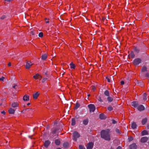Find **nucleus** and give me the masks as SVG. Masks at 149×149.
<instances>
[{
    "label": "nucleus",
    "mask_w": 149,
    "mask_h": 149,
    "mask_svg": "<svg viewBox=\"0 0 149 149\" xmlns=\"http://www.w3.org/2000/svg\"><path fill=\"white\" fill-rule=\"evenodd\" d=\"M110 130L109 129L102 130L101 132V137L104 140L109 141L110 140Z\"/></svg>",
    "instance_id": "obj_1"
},
{
    "label": "nucleus",
    "mask_w": 149,
    "mask_h": 149,
    "mask_svg": "<svg viewBox=\"0 0 149 149\" xmlns=\"http://www.w3.org/2000/svg\"><path fill=\"white\" fill-rule=\"evenodd\" d=\"M142 62V60L140 58H137L135 59L133 61V64L135 65H138Z\"/></svg>",
    "instance_id": "obj_2"
},
{
    "label": "nucleus",
    "mask_w": 149,
    "mask_h": 149,
    "mask_svg": "<svg viewBox=\"0 0 149 149\" xmlns=\"http://www.w3.org/2000/svg\"><path fill=\"white\" fill-rule=\"evenodd\" d=\"M73 139L75 141H77V139L80 136V134L77 131H74L73 133Z\"/></svg>",
    "instance_id": "obj_3"
},
{
    "label": "nucleus",
    "mask_w": 149,
    "mask_h": 149,
    "mask_svg": "<svg viewBox=\"0 0 149 149\" xmlns=\"http://www.w3.org/2000/svg\"><path fill=\"white\" fill-rule=\"evenodd\" d=\"M88 107L89 109L90 112H93L95 109V107L93 104H89L88 105Z\"/></svg>",
    "instance_id": "obj_4"
},
{
    "label": "nucleus",
    "mask_w": 149,
    "mask_h": 149,
    "mask_svg": "<svg viewBox=\"0 0 149 149\" xmlns=\"http://www.w3.org/2000/svg\"><path fill=\"white\" fill-rule=\"evenodd\" d=\"M33 64V63H32L31 61H26L25 64V67L26 69H29L30 68L31 66Z\"/></svg>",
    "instance_id": "obj_5"
},
{
    "label": "nucleus",
    "mask_w": 149,
    "mask_h": 149,
    "mask_svg": "<svg viewBox=\"0 0 149 149\" xmlns=\"http://www.w3.org/2000/svg\"><path fill=\"white\" fill-rule=\"evenodd\" d=\"M93 143L91 142L89 143L87 145L86 148L87 149H92L93 147Z\"/></svg>",
    "instance_id": "obj_6"
},
{
    "label": "nucleus",
    "mask_w": 149,
    "mask_h": 149,
    "mask_svg": "<svg viewBox=\"0 0 149 149\" xmlns=\"http://www.w3.org/2000/svg\"><path fill=\"white\" fill-rule=\"evenodd\" d=\"M134 52L137 54H138L141 51V49L139 47H134Z\"/></svg>",
    "instance_id": "obj_7"
},
{
    "label": "nucleus",
    "mask_w": 149,
    "mask_h": 149,
    "mask_svg": "<svg viewBox=\"0 0 149 149\" xmlns=\"http://www.w3.org/2000/svg\"><path fill=\"white\" fill-rule=\"evenodd\" d=\"M145 107L143 105H140L137 107V109L140 111H141L144 110Z\"/></svg>",
    "instance_id": "obj_8"
},
{
    "label": "nucleus",
    "mask_w": 149,
    "mask_h": 149,
    "mask_svg": "<svg viewBox=\"0 0 149 149\" xmlns=\"http://www.w3.org/2000/svg\"><path fill=\"white\" fill-rule=\"evenodd\" d=\"M140 76L142 78L148 77L149 78V73H147L145 76H144L143 74V73L141 72L140 74Z\"/></svg>",
    "instance_id": "obj_9"
},
{
    "label": "nucleus",
    "mask_w": 149,
    "mask_h": 149,
    "mask_svg": "<svg viewBox=\"0 0 149 149\" xmlns=\"http://www.w3.org/2000/svg\"><path fill=\"white\" fill-rule=\"evenodd\" d=\"M137 147V145L135 143H132L130 145V149H136Z\"/></svg>",
    "instance_id": "obj_10"
},
{
    "label": "nucleus",
    "mask_w": 149,
    "mask_h": 149,
    "mask_svg": "<svg viewBox=\"0 0 149 149\" xmlns=\"http://www.w3.org/2000/svg\"><path fill=\"white\" fill-rule=\"evenodd\" d=\"M50 142L49 140H46L45 141L44 143V145L45 147H46V148H47L50 144Z\"/></svg>",
    "instance_id": "obj_11"
},
{
    "label": "nucleus",
    "mask_w": 149,
    "mask_h": 149,
    "mask_svg": "<svg viewBox=\"0 0 149 149\" xmlns=\"http://www.w3.org/2000/svg\"><path fill=\"white\" fill-rule=\"evenodd\" d=\"M148 140V138L147 137H142L141 139V141L142 143H145Z\"/></svg>",
    "instance_id": "obj_12"
},
{
    "label": "nucleus",
    "mask_w": 149,
    "mask_h": 149,
    "mask_svg": "<svg viewBox=\"0 0 149 149\" xmlns=\"http://www.w3.org/2000/svg\"><path fill=\"white\" fill-rule=\"evenodd\" d=\"M147 67L146 66H143L141 69V72L143 73V72H146L147 71Z\"/></svg>",
    "instance_id": "obj_13"
},
{
    "label": "nucleus",
    "mask_w": 149,
    "mask_h": 149,
    "mask_svg": "<svg viewBox=\"0 0 149 149\" xmlns=\"http://www.w3.org/2000/svg\"><path fill=\"white\" fill-rule=\"evenodd\" d=\"M131 104L132 106L135 108L137 107L138 105V103L136 101L132 102H131Z\"/></svg>",
    "instance_id": "obj_14"
},
{
    "label": "nucleus",
    "mask_w": 149,
    "mask_h": 149,
    "mask_svg": "<svg viewBox=\"0 0 149 149\" xmlns=\"http://www.w3.org/2000/svg\"><path fill=\"white\" fill-rule=\"evenodd\" d=\"M99 118L101 120H104L106 118V117L104 114L101 113L100 115Z\"/></svg>",
    "instance_id": "obj_15"
},
{
    "label": "nucleus",
    "mask_w": 149,
    "mask_h": 149,
    "mask_svg": "<svg viewBox=\"0 0 149 149\" xmlns=\"http://www.w3.org/2000/svg\"><path fill=\"white\" fill-rule=\"evenodd\" d=\"M54 143L57 146L60 145L61 143V142L59 139H57L54 141Z\"/></svg>",
    "instance_id": "obj_16"
},
{
    "label": "nucleus",
    "mask_w": 149,
    "mask_h": 149,
    "mask_svg": "<svg viewBox=\"0 0 149 149\" xmlns=\"http://www.w3.org/2000/svg\"><path fill=\"white\" fill-rule=\"evenodd\" d=\"M29 96L25 95L23 97V100L25 101H28L29 100Z\"/></svg>",
    "instance_id": "obj_17"
},
{
    "label": "nucleus",
    "mask_w": 149,
    "mask_h": 149,
    "mask_svg": "<svg viewBox=\"0 0 149 149\" xmlns=\"http://www.w3.org/2000/svg\"><path fill=\"white\" fill-rule=\"evenodd\" d=\"M8 112L10 114H13L15 112V110L14 109L10 108L8 110Z\"/></svg>",
    "instance_id": "obj_18"
},
{
    "label": "nucleus",
    "mask_w": 149,
    "mask_h": 149,
    "mask_svg": "<svg viewBox=\"0 0 149 149\" xmlns=\"http://www.w3.org/2000/svg\"><path fill=\"white\" fill-rule=\"evenodd\" d=\"M137 127V125L136 124V123L134 122H133L131 124V127L133 129H134L136 128Z\"/></svg>",
    "instance_id": "obj_19"
},
{
    "label": "nucleus",
    "mask_w": 149,
    "mask_h": 149,
    "mask_svg": "<svg viewBox=\"0 0 149 149\" xmlns=\"http://www.w3.org/2000/svg\"><path fill=\"white\" fill-rule=\"evenodd\" d=\"M88 121L89 120L88 118L84 120L83 121V124L85 125H87L88 123Z\"/></svg>",
    "instance_id": "obj_20"
},
{
    "label": "nucleus",
    "mask_w": 149,
    "mask_h": 149,
    "mask_svg": "<svg viewBox=\"0 0 149 149\" xmlns=\"http://www.w3.org/2000/svg\"><path fill=\"white\" fill-rule=\"evenodd\" d=\"M136 84L141 86H143V82L141 81H140L137 80L136 81Z\"/></svg>",
    "instance_id": "obj_21"
},
{
    "label": "nucleus",
    "mask_w": 149,
    "mask_h": 149,
    "mask_svg": "<svg viewBox=\"0 0 149 149\" xmlns=\"http://www.w3.org/2000/svg\"><path fill=\"white\" fill-rule=\"evenodd\" d=\"M39 95V93L38 92H36L35 93L33 94V98L34 99H36L37 98Z\"/></svg>",
    "instance_id": "obj_22"
},
{
    "label": "nucleus",
    "mask_w": 149,
    "mask_h": 149,
    "mask_svg": "<svg viewBox=\"0 0 149 149\" xmlns=\"http://www.w3.org/2000/svg\"><path fill=\"white\" fill-rule=\"evenodd\" d=\"M18 105V104L17 102H14L12 103L11 106L15 108L17 107Z\"/></svg>",
    "instance_id": "obj_23"
},
{
    "label": "nucleus",
    "mask_w": 149,
    "mask_h": 149,
    "mask_svg": "<svg viewBox=\"0 0 149 149\" xmlns=\"http://www.w3.org/2000/svg\"><path fill=\"white\" fill-rule=\"evenodd\" d=\"M147 121V119L145 118L142 120V123L143 125H144L146 124Z\"/></svg>",
    "instance_id": "obj_24"
},
{
    "label": "nucleus",
    "mask_w": 149,
    "mask_h": 149,
    "mask_svg": "<svg viewBox=\"0 0 149 149\" xmlns=\"http://www.w3.org/2000/svg\"><path fill=\"white\" fill-rule=\"evenodd\" d=\"M47 57V56L46 54L42 55L41 56V59L43 60H45Z\"/></svg>",
    "instance_id": "obj_25"
},
{
    "label": "nucleus",
    "mask_w": 149,
    "mask_h": 149,
    "mask_svg": "<svg viewBox=\"0 0 149 149\" xmlns=\"http://www.w3.org/2000/svg\"><path fill=\"white\" fill-rule=\"evenodd\" d=\"M142 135L143 136L147 135L148 134V132L146 130H143L141 132Z\"/></svg>",
    "instance_id": "obj_26"
},
{
    "label": "nucleus",
    "mask_w": 149,
    "mask_h": 149,
    "mask_svg": "<svg viewBox=\"0 0 149 149\" xmlns=\"http://www.w3.org/2000/svg\"><path fill=\"white\" fill-rule=\"evenodd\" d=\"M41 77V76L39 74L37 73V74H36L35 75H34L33 76V77L34 78L36 79H38V77Z\"/></svg>",
    "instance_id": "obj_27"
},
{
    "label": "nucleus",
    "mask_w": 149,
    "mask_h": 149,
    "mask_svg": "<svg viewBox=\"0 0 149 149\" xmlns=\"http://www.w3.org/2000/svg\"><path fill=\"white\" fill-rule=\"evenodd\" d=\"M70 68L72 69H74L75 66L74 64L72 62L70 64Z\"/></svg>",
    "instance_id": "obj_28"
},
{
    "label": "nucleus",
    "mask_w": 149,
    "mask_h": 149,
    "mask_svg": "<svg viewBox=\"0 0 149 149\" xmlns=\"http://www.w3.org/2000/svg\"><path fill=\"white\" fill-rule=\"evenodd\" d=\"M104 94L106 96H109V93L108 91L106 90L104 93Z\"/></svg>",
    "instance_id": "obj_29"
},
{
    "label": "nucleus",
    "mask_w": 149,
    "mask_h": 149,
    "mask_svg": "<svg viewBox=\"0 0 149 149\" xmlns=\"http://www.w3.org/2000/svg\"><path fill=\"white\" fill-rule=\"evenodd\" d=\"M143 99L145 101H146L147 100V94L146 93H144L143 94Z\"/></svg>",
    "instance_id": "obj_30"
},
{
    "label": "nucleus",
    "mask_w": 149,
    "mask_h": 149,
    "mask_svg": "<svg viewBox=\"0 0 149 149\" xmlns=\"http://www.w3.org/2000/svg\"><path fill=\"white\" fill-rule=\"evenodd\" d=\"M75 124V119L74 118H72V123H71V125H74Z\"/></svg>",
    "instance_id": "obj_31"
},
{
    "label": "nucleus",
    "mask_w": 149,
    "mask_h": 149,
    "mask_svg": "<svg viewBox=\"0 0 149 149\" xmlns=\"http://www.w3.org/2000/svg\"><path fill=\"white\" fill-rule=\"evenodd\" d=\"M107 100L109 102H111L113 101V98L112 97L109 96L107 97Z\"/></svg>",
    "instance_id": "obj_32"
},
{
    "label": "nucleus",
    "mask_w": 149,
    "mask_h": 149,
    "mask_svg": "<svg viewBox=\"0 0 149 149\" xmlns=\"http://www.w3.org/2000/svg\"><path fill=\"white\" fill-rule=\"evenodd\" d=\"M130 55L132 58H134V57L135 55L133 51H132L130 53Z\"/></svg>",
    "instance_id": "obj_33"
},
{
    "label": "nucleus",
    "mask_w": 149,
    "mask_h": 149,
    "mask_svg": "<svg viewBox=\"0 0 149 149\" xmlns=\"http://www.w3.org/2000/svg\"><path fill=\"white\" fill-rule=\"evenodd\" d=\"M80 104L78 102H77L75 106V109H77L79 107Z\"/></svg>",
    "instance_id": "obj_34"
},
{
    "label": "nucleus",
    "mask_w": 149,
    "mask_h": 149,
    "mask_svg": "<svg viewBox=\"0 0 149 149\" xmlns=\"http://www.w3.org/2000/svg\"><path fill=\"white\" fill-rule=\"evenodd\" d=\"M30 34L31 35H34L35 34V31L34 30H31L30 32Z\"/></svg>",
    "instance_id": "obj_35"
},
{
    "label": "nucleus",
    "mask_w": 149,
    "mask_h": 149,
    "mask_svg": "<svg viewBox=\"0 0 149 149\" xmlns=\"http://www.w3.org/2000/svg\"><path fill=\"white\" fill-rule=\"evenodd\" d=\"M68 146V142H65L63 143V146L64 148H67Z\"/></svg>",
    "instance_id": "obj_36"
},
{
    "label": "nucleus",
    "mask_w": 149,
    "mask_h": 149,
    "mask_svg": "<svg viewBox=\"0 0 149 149\" xmlns=\"http://www.w3.org/2000/svg\"><path fill=\"white\" fill-rule=\"evenodd\" d=\"M58 130V128H55L52 131V133L54 134L56 133V132Z\"/></svg>",
    "instance_id": "obj_37"
},
{
    "label": "nucleus",
    "mask_w": 149,
    "mask_h": 149,
    "mask_svg": "<svg viewBox=\"0 0 149 149\" xmlns=\"http://www.w3.org/2000/svg\"><path fill=\"white\" fill-rule=\"evenodd\" d=\"M107 110L109 111H111L113 110V108L111 106H109L107 108Z\"/></svg>",
    "instance_id": "obj_38"
},
{
    "label": "nucleus",
    "mask_w": 149,
    "mask_h": 149,
    "mask_svg": "<svg viewBox=\"0 0 149 149\" xmlns=\"http://www.w3.org/2000/svg\"><path fill=\"white\" fill-rule=\"evenodd\" d=\"M38 36L39 37H42L43 36V33L42 32H40L38 34Z\"/></svg>",
    "instance_id": "obj_39"
},
{
    "label": "nucleus",
    "mask_w": 149,
    "mask_h": 149,
    "mask_svg": "<svg viewBox=\"0 0 149 149\" xmlns=\"http://www.w3.org/2000/svg\"><path fill=\"white\" fill-rule=\"evenodd\" d=\"M98 100L99 101L101 102H103V100H102V99L101 97L100 96H99L98 97Z\"/></svg>",
    "instance_id": "obj_40"
},
{
    "label": "nucleus",
    "mask_w": 149,
    "mask_h": 149,
    "mask_svg": "<svg viewBox=\"0 0 149 149\" xmlns=\"http://www.w3.org/2000/svg\"><path fill=\"white\" fill-rule=\"evenodd\" d=\"M79 149H85L84 147V146H83L81 145H79Z\"/></svg>",
    "instance_id": "obj_41"
},
{
    "label": "nucleus",
    "mask_w": 149,
    "mask_h": 149,
    "mask_svg": "<svg viewBox=\"0 0 149 149\" xmlns=\"http://www.w3.org/2000/svg\"><path fill=\"white\" fill-rule=\"evenodd\" d=\"M128 140L129 142L132 141L133 140V138L131 136L128 138Z\"/></svg>",
    "instance_id": "obj_42"
},
{
    "label": "nucleus",
    "mask_w": 149,
    "mask_h": 149,
    "mask_svg": "<svg viewBox=\"0 0 149 149\" xmlns=\"http://www.w3.org/2000/svg\"><path fill=\"white\" fill-rule=\"evenodd\" d=\"M13 88L16 89L18 87L17 84H14V86H13Z\"/></svg>",
    "instance_id": "obj_43"
},
{
    "label": "nucleus",
    "mask_w": 149,
    "mask_h": 149,
    "mask_svg": "<svg viewBox=\"0 0 149 149\" xmlns=\"http://www.w3.org/2000/svg\"><path fill=\"white\" fill-rule=\"evenodd\" d=\"M48 79L47 78H44L42 80V82H44L47 80Z\"/></svg>",
    "instance_id": "obj_44"
},
{
    "label": "nucleus",
    "mask_w": 149,
    "mask_h": 149,
    "mask_svg": "<svg viewBox=\"0 0 149 149\" xmlns=\"http://www.w3.org/2000/svg\"><path fill=\"white\" fill-rule=\"evenodd\" d=\"M112 123L113 124H116L117 123V121H115V120H114L113 119H112Z\"/></svg>",
    "instance_id": "obj_45"
},
{
    "label": "nucleus",
    "mask_w": 149,
    "mask_h": 149,
    "mask_svg": "<svg viewBox=\"0 0 149 149\" xmlns=\"http://www.w3.org/2000/svg\"><path fill=\"white\" fill-rule=\"evenodd\" d=\"M116 132H117V133L118 134H120V131H119V130L118 129H116Z\"/></svg>",
    "instance_id": "obj_46"
},
{
    "label": "nucleus",
    "mask_w": 149,
    "mask_h": 149,
    "mask_svg": "<svg viewBox=\"0 0 149 149\" xmlns=\"http://www.w3.org/2000/svg\"><path fill=\"white\" fill-rule=\"evenodd\" d=\"M6 18V16L5 15H2L0 17V19H3Z\"/></svg>",
    "instance_id": "obj_47"
},
{
    "label": "nucleus",
    "mask_w": 149,
    "mask_h": 149,
    "mask_svg": "<svg viewBox=\"0 0 149 149\" xmlns=\"http://www.w3.org/2000/svg\"><path fill=\"white\" fill-rule=\"evenodd\" d=\"M92 89L93 90V91H94L96 89V88L94 86H92Z\"/></svg>",
    "instance_id": "obj_48"
},
{
    "label": "nucleus",
    "mask_w": 149,
    "mask_h": 149,
    "mask_svg": "<svg viewBox=\"0 0 149 149\" xmlns=\"http://www.w3.org/2000/svg\"><path fill=\"white\" fill-rule=\"evenodd\" d=\"M5 78L4 77H1L0 78V81H3Z\"/></svg>",
    "instance_id": "obj_49"
},
{
    "label": "nucleus",
    "mask_w": 149,
    "mask_h": 149,
    "mask_svg": "<svg viewBox=\"0 0 149 149\" xmlns=\"http://www.w3.org/2000/svg\"><path fill=\"white\" fill-rule=\"evenodd\" d=\"M32 110L31 109L28 108V109H25L24 110V111H29L30 110Z\"/></svg>",
    "instance_id": "obj_50"
},
{
    "label": "nucleus",
    "mask_w": 149,
    "mask_h": 149,
    "mask_svg": "<svg viewBox=\"0 0 149 149\" xmlns=\"http://www.w3.org/2000/svg\"><path fill=\"white\" fill-rule=\"evenodd\" d=\"M45 22L46 23H48L49 22L48 21V19H47L46 18L45 19Z\"/></svg>",
    "instance_id": "obj_51"
},
{
    "label": "nucleus",
    "mask_w": 149,
    "mask_h": 149,
    "mask_svg": "<svg viewBox=\"0 0 149 149\" xmlns=\"http://www.w3.org/2000/svg\"><path fill=\"white\" fill-rule=\"evenodd\" d=\"M106 78L107 79V81L108 82H110V79L108 78L107 77H106Z\"/></svg>",
    "instance_id": "obj_52"
},
{
    "label": "nucleus",
    "mask_w": 149,
    "mask_h": 149,
    "mask_svg": "<svg viewBox=\"0 0 149 149\" xmlns=\"http://www.w3.org/2000/svg\"><path fill=\"white\" fill-rule=\"evenodd\" d=\"M1 113L2 114H3V115H5L6 114L5 112L4 111H1Z\"/></svg>",
    "instance_id": "obj_53"
},
{
    "label": "nucleus",
    "mask_w": 149,
    "mask_h": 149,
    "mask_svg": "<svg viewBox=\"0 0 149 149\" xmlns=\"http://www.w3.org/2000/svg\"><path fill=\"white\" fill-rule=\"evenodd\" d=\"M120 83L121 85H123L124 84V81H121Z\"/></svg>",
    "instance_id": "obj_54"
},
{
    "label": "nucleus",
    "mask_w": 149,
    "mask_h": 149,
    "mask_svg": "<svg viewBox=\"0 0 149 149\" xmlns=\"http://www.w3.org/2000/svg\"><path fill=\"white\" fill-rule=\"evenodd\" d=\"M116 149H121V148L120 146H118Z\"/></svg>",
    "instance_id": "obj_55"
},
{
    "label": "nucleus",
    "mask_w": 149,
    "mask_h": 149,
    "mask_svg": "<svg viewBox=\"0 0 149 149\" xmlns=\"http://www.w3.org/2000/svg\"><path fill=\"white\" fill-rule=\"evenodd\" d=\"M11 65V63L10 62L8 64V65L9 66H10Z\"/></svg>",
    "instance_id": "obj_56"
},
{
    "label": "nucleus",
    "mask_w": 149,
    "mask_h": 149,
    "mask_svg": "<svg viewBox=\"0 0 149 149\" xmlns=\"http://www.w3.org/2000/svg\"><path fill=\"white\" fill-rule=\"evenodd\" d=\"M12 0H5V1H6L7 2H10V1H11Z\"/></svg>",
    "instance_id": "obj_57"
},
{
    "label": "nucleus",
    "mask_w": 149,
    "mask_h": 149,
    "mask_svg": "<svg viewBox=\"0 0 149 149\" xmlns=\"http://www.w3.org/2000/svg\"><path fill=\"white\" fill-rule=\"evenodd\" d=\"M32 136H29V138L31 139V137Z\"/></svg>",
    "instance_id": "obj_58"
},
{
    "label": "nucleus",
    "mask_w": 149,
    "mask_h": 149,
    "mask_svg": "<svg viewBox=\"0 0 149 149\" xmlns=\"http://www.w3.org/2000/svg\"><path fill=\"white\" fill-rule=\"evenodd\" d=\"M44 74L45 75H47V72H45Z\"/></svg>",
    "instance_id": "obj_59"
},
{
    "label": "nucleus",
    "mask_w": 149,
    "mask_h": 149,
    "mask_svg": "<svg viewBox=\"0 0 149 149\" xmlns=\"http://www.w3.org/2000/svg\"><path fill=\"white\" fill-rule=\"evenodd\" d=\"M30 104V103H28L27 104V105H29Z\"/></svg>",
    "instance_id": "obj_60"
},
{
    "label": "nucleus",
    "mask_w": 149,
    "mask_h": 149,
    "mask_svg": "<svg viewBox=\"0 0 149 149\" xmlns=\"http://www.w3.org/2000/svg\"><path fill=\"white\" fill-rule=\"evenodd\" d=\"M56 149H61V148H56Z\"/></svg>",
    "instance_id": "obj_61"
},
{
    "label": "nucleus",
    "mask_w": 149,
    "mask_h": 149,
    "mask_svg": "<svg viewBox=\"0 0 149 149\" xmlns=\"http://www.w3.org/2000/svg\"><path fill=\"white\" fill-rule=\"evenodd\" d=\"M90 96V94H88V97L89 96Z\"/></svg>",
    "instance_id": "obj_62"
},
{
    "label": "nucleus",
    "mask_w": 149,
    "mask_h": 149,
    "mask_svg": "<svg viewBox=\"0 0 149 149\" xmlns=\"http://www.w3.org/2000/svg\"><path fill=\"white\" fill-rule=\"evenodd\" d=\"M38 77V78H41V77Z\"/></svg>",
    "instance_id": "obj_63"
},
{
    "label": "nucleus",
    "mask_w": 149,
    "mask_h": 149,
    "mask_svg": "<svg viewBox=\"0 0 149 149\" xmlns=\"http://www.w3.org/2000/svg\"><path fill=\"white\" fill-rule=\"evenodd\" d=\"M64 73H65V72H63V74H62V75H63L64 74Z\"/></svg>",
    "instance_id": "obj_64"
}]
</instances>
